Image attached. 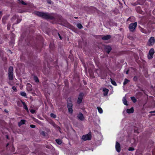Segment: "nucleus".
Returning a JSON list of instances; mask_svg holds the SVG:
<instances>
[{"label":"nucleus","instance_id":"obj_11","mask_svg":"<svg viewBox=\"0 0 155 155\" xmlns=\"http://www.w3.org/2000/svg\"><path fill=\"white\" fill-rule=\"evenodd\" d=\"M49 123L55 128H57L58 130L60 129V127L58 126L53 121H51L49 122Z\"/></svg>","mask_w":155,"mask_h":155},{"label":"nucleus","instance_id":"obj_9","mask_svg":"<svg viewBox=\"0 0 155 155\" xmlns=\"http://www.w3.org/2000/svg\"><path fill=\"white\" fill-rule=\"evenodd\" d=\"M111 38V36L110 35H107L106 36H103L101 39L103 40H107Z\"/></svg>","mask_w":155,"mask_h":155},{"label":"nucleus","instance_id":"obj_3","mask_svg":"<svg viewBox=\"0 0 155 155\" xmlns=\"http://www.w3.org/2000/svg\"><path fill=\"white\" fill-rule=\"evenodd\" d=\"M91 136L90 133H88L86 135H83L82 137V139L84 141L90 140L91 139Z\"/></svg>","mask_w":155,"mask_h":155},{"label":"nucleus","instance_id":"obj_49","mask_svg":"<svg viewBox=\"0 0 155 155\" xmlns=\"http://www.w3.org/2000/svg\"><path fill=\"white\" fill-rule=\"evenodd\" d=\"M150 113H155V111H152L150 112Z\"/></svg>","mask_w":155,"mask_h":155},{"label":"nucleus","instance_id":"obj_30","mask_svg":"<svg viewBox=\"0 0 155 155\" xmlns=\"http://www.w3.org/2000/svg\"><path fill=\"white\" fill-rule=\"evenodd\" d=\"M50 116L51 117L55 118L56 117V115L53 113H51L50 114Z\"/></svg>","mask_w":155,"mask_h":155},{"label":"nucleus","instance_id":"obj_6","mask_svg":"<svg viewBox=\"0 0 155 155\" xmlns=\"http://www.w3.org/2000/svg\"><path fill=\"white\" fill-rule=\"evenodd\" d=\"M155 42V39L153 37H151L149 40L148 44L149 46L153 45Z\"/></svg>","mask_w":155,"mask_h":155},{"label":"nucleus","instance_id":"obj_12","mask_svg":"<svg viewBox=\"0 0 155 155\" xmlns=\"http://www.w3.org/2000/svg\"><path fill=\"white\" fill-rule=\"evenodd\" d=\"M127 113L130 114L133 113L134 112V109L133 107H132L131 108L129 109H128L127 110Z\"/></svg>","mask_w":155,"mask_h":155},{"label":"nucleus","instance_id":"obj_53","mask_svg":"<svg viewBox=\"0 0 155 155\" xmlns=\"http://www.w3.org/2000/svg\"><path fill=\"white\" fill-rule=\"evenodd\" d=\"M29 84V85H31V86H32V85H31L30 84Z\"/></svg>","mask_w":155,"mask_h":155},{"label":"nucleus","instance_id":"obj_5","mask_svg":"<svg viewBox=\"0 0 155 155\" xmlns=\"http://www.w3.org/2000/svg\"><path fill=\"white\" fill-rule=\"evenodd\" d=\"M72 105V104L71 102L68 103L67 107L69 112L70 114H72L73 113Z\"/></svg>","mask_w":155,"mask_h":155},{"label":"nucleus","instance_id":"obj_50","mask_svg":"<svg viewBox=\"0 0 155 155\" xmlns=\"http://www.w3.org/2000/svg\"><path fill=\"white\" fill-rule=\"evenodd\" d=\"M46 147L48 148H50L48 146H46Z\"/></svg>","mask_w":155,"mask_h":155},{"label":"nucleus","instance_id":"obj_37","mask_svg":"<svg viewBox=\"0 0 155 155\" xmlns=\"http://www.w3.org/2000/svg\"><path fill=\"white\" fill-rule=\"evenodd\" d=\"M134 150V148L133 147H130L129 148L128 150L129 151H133Z\"/></svg>","mask_w":155,"mask_h":155},{"label":"nucleus","instance_id":"obj_28","mask_svg":"<svg viewBox=\"0 0 155 155\" xmlns=\"http://www.w3.org/2000/svg\"><path fill=\"white\" fill-rule=\"evenodd\" d=\"M111 83L112 84H113V85H114V86L117 85V84L116 83V82L114 81H113L111 79Z\"/></svg>","mask_w":155,"mask_h":155},{"label":"nucleus","instance_id":"obj_23","mask_svg":"<svg viewBox=\"0 0 155 155\" xmlns=\"http://www.w3.org/2000/svg\"><path fill=\"white\" fill-rule=\"evenodd\" d=\"M34 79L36 82H39L37 76H34Z\"/></svg>","mask_w":155,"mask_h":155},{"label":"nucleus","instance_id":"obj_41","mask_svg":"<svg viewBox=\"0 0 155 155\" xmlns=\"http://www.w3.org/2000/svg\"><path fill=\"white\" fill-rule=\"evenodd\" d=\"M134 81H136L137 80V78L136 76L134 77Z\"/></svg>","mask_w":155,"mask_h":155},{"label":"nucleus","instance_id":"obj_44","mask_svg":"<svg viewBox=\"0 0 155 155\" xmlns=\"http://www.w3.org/2000/svg\"><path fill=\"white\" fill-rule=\"evenodd\" d=\"M51 0H49V1H48V3L49 4H51Z\"/></svg>","mask_w":155,"mask_h":155},{"label":"nucleus","instance_id":"obj_33","mask_svg":"<svg viewBox=\"0 0 155 155\" xmlns=\"http://www.w3.org/2000/svg\"><path fill=\"white\" fill-rule=\"evenodd\" d=\"M41 134L44 137L45 136V134L44 131H41Z\"/></svg>","mask_w":155,"mask_h":155},{"label":"nucleus","instance_id":"obj_17","mask_svg":"<svg viewBox=\"0 0 155 155\" xmlns=\"http://www.w3.org/2000/svg\"><path fill=\"white\" fill-rule=\"evenodd\" d=\"M21 102L23 104L24 108L27 111H28V109L25 103L24 102L22 101H21Z\"/></svg>","mask_w":155,"mask_h":155},{"label":"nucleus","instance_id":"obj_21","mask_svg":"<svg viewBox=\"0 0 155 155\" xmlns=\"http://www.w3.org/2000/svg\"><path fill=\"white\" fill-rule=\"evenodd\" d=\"M130 82V81L127 78H125L123 83L124 85H125L126 84Z\"/></svg>","mask_w":155,"mask_h":155},{"label":"nucleus","instance_id":"obj_24","mask_svg":"<svg viewBox=\"0 0 155 155\" xmlns=\"http://www.w3.org/2000/svg\"><path fill=\"white\" fill-rule=\"evenodd\" d=\"M97 109L98 110V111L99 112V113L100 114H101V113H102V112H103V110H102V108L99 107H97Z\"/></svg>","mask_w":155,"mask_h":155},{"label":"nucleus","instance_id":"obj_10","mask_svg":"<svg viewBox=\"0 0 155 155\" xmlns=\"http://www.w3.org/2000/svg\"><path fill=\"white\" fill-rule=\"evenodd\" d=\"M77 117L79 119L81 120H83L84 119V116L81 113H79L77 116Z\"/></svg>","mask_w":155,"mask_h":155},{"label":"nucleus","instance_id":"obj_45","mask_svg":"<svg viewBox=\"0 0 155 155\" xmlns=\"http://www.w3.org/2000/svg\"><path fill=\"white\" fill-rule=\"evenodd\" d=\"M6 21H2L3 23L4 24H5L6 23Z\"/></svg>","mask_w":155,"mask_h":155},{"label":"nucleus","instance_id":"obj_48","mask_svg":"<svg viewBox=\"0 0 155 155\" xmlns=\"http://www.w3.org/2000/svg\"><path fill=\"white\" fill-rule=\"evenodd\" d=\"M6 112H7V113H8V111L7 110H4Z\"/></svg>","mask_w":155,"mask_h":155},{"label":"nucleus","instance_id":"obj_8","mask_svg":"<svg viewBox=\"0 0 155 155\" xmlns=\"http://www.w3.org/2000/svg\"><path fill=\"white\" fill-rule=\"evenodd\" d=\"M115 148L116 150L118 152H120V144L117 141L116 142Z\"/></svg>","mask_w":155,"mask_h":155},{"label":"nucleus","instance_id":"obj_39","mask_svg":"<svg viewBox=\"0 0 155 155\" xmlns=\"http://www.w3.org/2000/svg\"><path fill=\"white\" fill-rule=\"evenodd\" d=\"M27 89L28 91H31L32 90V89L30 87H28Z\"/></svg>","mask_w":155,"mask_h":155},{"label":"nucleus","instance_id":"obj_52","mask_svg":"<svg viewBox=\"0 0 155 155\" xmlns=\"http://www.w3.org/2000/svg\"><path fill=\"white\" fill-rule=\"evenodd\" d=\"M8 143H7V144H6V147L8 146Z\"/></svg>","mask_w":155,"mask_h":155},{"label":"nucleus","instance_id":"obj_27","mask_svg":"<svg viewBox=\"0 0 155 155\" xmlns=\"http://www.w3.org/2000/svg\"><path fill=\"white\" fill-rule=\"evenodd\" d=\"M131 99L134 103H135L136 102H137V100L136 99L135 97H131Z\"/></svg>","mask_w":155,"mask_h":155},{"label":"nucleus","instance_id":"obj_26","mask_svg":"<svg viewBox=\"0 0 155 155\" xmlns=\"http://www.w3.org/2000/svg\"><path fill=\"white\" fill-rule=\"evenodd\" d=\"M20 94L21 96L23 97H25L26 96V93L25 92L23 91H21L20 92Z\"/></svg>","mask_w":155,"mask_h":155},{"label":"nucleus","instance_id":"obj_18","mask_svg":"<svg viewBox=\"0 0 155 155\" xmlns=\"http://www.w3.org/2000/svg\"><path fill=\"white\" fill-rule=\"evenodd\" d=\"M123 101L124 104L126 105H127L128 104H127V101L126 100L125 97H124L123 98Z\"/></svg>","mask_w":155,"mask_h":155},{"label":"nucleus","instance_id":"obj_13","mask_svg":"<svg viewBox=\"0 0 155 155\" xmlns=\"http://www.w3.org/2000/svg\"><path fill=\"white\" fill-rule=\"evenodd\" d=\"M103 91L104 92L103 94L105 96L107 95L109 91L108 89L104 88L103 89Z\"/></svg>","mask_w":155,"mask_h":155},{"label":"nucleus","instance_id":"obj_29","mask_svg":"<svg viewBox=\"0 0 155 155\" xmlns=\"http://www.w3.org/2000/svg\"><path fill=\"white\" fill-rule=\"evenodd\" d=\"M8 19V17L6 16H4L2 18V21H6Z\"/></svg>","mask_w":155,"mask_h":155},{"label":"nucleus","instance_id":"obj_14","mask_svg":"<svg viewBox=\"0 0 155 155\" xmlns=\"http://www.w3.org/2000/svg\"><path fill=\"white\" fill-rule=\"evenodd\" d=\"M8 78L9 80L12 81L13 80V73L8 74Z\"/></svg>","mask_w":155,"mask_h":155},{"label":"nucleus","instance_id":"obj_36","mask_svg":"<svg viewBox=\"0 0 155 155\" xmlns=\"http://www.w3.org/2000/svg\"><path fill=\"white\" fill-rule=\"evenodd\" d=\"M64 24L65 25H64L65 26L68 27L70 25L67 22H66Z\"/></svg>","mask_w":155,"mask_h":155},{"label":"nucleus","instance_id":"obj_20","mask_svg":"<svg viewBox=\"0 0 155 155\" xmlns=\"http://www.w3.org/2000/svg\"><path fill=\"white\" fill-rule=\"evenodd\" d=\"M154 53V49L153 48L150 49V50L149 51V54L153 55Z\"/></svg>","mask_w":155,"mask_h":155},{"label":"nucleus","instance_id":"obj_1","mask_svg":"<svg viewBox=\"0 0 155 155\" xmlns=\"http://www.w3.org/2000/svg\"><path fill=\"white\" fill-rule=\"evenodd\" d=\"M34 14L36 15L45 19L53 20L54 19V14L43 12L36 11Z\"/></svg>","mask_w":155,"mask_h":155},{"label":"nucleus","instance_id":"obj_51","mask_svg":"<svg viewBox=\"0 0 155 155\" xmlns=\"http://www.w3.org/2000/svg\"><path fill=\"white\" fill-rule=\"evenodd\" d=\"M74 18L75 19H78V17H74Z\"/></svg>","mask_w":155,"mask_h":155},{"label":"nucleus","instance_id":"obj_35","mask_svg":"<svg viewBox=\"0 0 155 155\" xmlns=\"http://www.w3.org/2000/svg\"><path fill=\"white\" fill-rule=\"evenodd\" d=\"M30 111L32 114H34L35 113V110L33 109H31L30 110Z\"/></svg>","mask_w":155,"mask_h":155},{"label":"nucleus","instance_id":"obj_31","mask_svg":"<svg viewBox=\"0 0 155 155\" xmlns=\"http://www.w3.org/2000/svg\"><path fill=\"white\" fill-rule=\"evenodd\" d=\"M153 55H151V54H149L148 55V59H151L153 58Z\"/></svg>","mask_w":155,"mask_h":155},{"label":"nucleus","instance_id":"obj_25","mask_svg":"<svg viewBox=\"0 0 155 155\" xmlns=\"http://www.w3.org/2000/svg\"><path fill=\"white\" fill-rule=\"evenodd\" d=\"M18 1H19V3H21L22 5H26L27 3H26L25 2H24L23 0H18Z\"/></svg>","mask_w":155,"mask_h":155},{"label":"nucleus","instance_id":"obj_4","mask_svg":"<svg viewBox=\"0 0 155 155\" xmlns=\"http://www.w3.org/2000/svg\"><path fill=\"white\" fill-rule=\"evenodd\" d=\"M84 95V94L83 93H80L79 94L77 101L78 104H80L81 103L83 99Z\"/></svg>","mask_w":155,"mask_h":155},{"label":"nucleus","instance_id":"obj_34","mask_svg":"<svg viewBox=\"0 0 155 155\" xmlns=\"http://www.w3.org/2000/svg\"><path fill=\"white\" fill-rule=\"evenodd\" d=\"M12 89L13 90L15 91L16 92L17 91V90L15 86H13L12 87Z\"/></svg>","mask_w":155,"mask_h":155},{"label":"nucleus","instance_id":"obj_43","mask_svg":"<svg viewBox=\"0 0 155 155\" xmlns=\"http://www.w3.org/2000/svg\"><path fill=\"white\" fill-rule=\"evenodd\" d=\"M2 12L1 11H0V18H1L2 15Z\"/></svg>","mask_w":155,"mask_h":155},{"label":"nucleus","instance_id":"obj_32","mask_svg":"<svg viewBox=\"0 0 155 155\" xmlns=\"http://www.w3.org/2000/svg\"><path fill=\"white\" fill-rule=\"evenodd\" d=\"M11 25L10 24H8L7 25V28L8 30H9L10 29Z\"/></svg>","mask_w":155,"mask_h":155},{"label":"nucleus","instance_id":"obj_47","mask_svg":"<svg viewBox=\"0 0 155 155\" xmlns=\"http://www.w3.org/2000/svg\"><path fill=\"white\" fill-rule=\"evenodd\" d=\"M14 18V19H16V16H15V17H13L12 18V20Z\"/></svg>","mask_w":155,"mask_h":155},{"label":"nucleus","instance_id":"obj_7","mask_svg":"<svg viewBox=\"0 0 155 155\" xmlns=\"http://www.w3.org/2000/svg\"><path fill=\"white\" fill-rule=\"evenodd\" d=\"M104 49L108 54L112 50V48L109 45H106L104 46Z\"/></svg>","mask_w":155,"mask_h":155},{"label":"nucleus","instance_id":"obj_19","mask_svg":"<svg viewBox=\"0 0 155 155\" xmlns=\"http://www.w3.org/2000/svg\"><path fill=\"white\" fill-rule=\"evenodd\" d=\"M56 142L59 145H60L62 143V141L60 139H56L55 140Z\"/></svg>","mask_w":155,"mask_h":155},{"label":"nucleus","instance_id":"obj_16","mask_svg":"<svg viewBox=\"0 0 155 155\" xmlns=\"http://www.w3.org/2000/svg\"><path fill=\"white\" fill-rule=\"evenodd\" d=\"M25 120H21V121L18 123V126H20L23 124H25Z\"/></svg>","mask_w":155,"mask_h":155},{"label":"nucleus","instance_id":"obj_42","mask_svg":"<svg viewBox=\"0 0 155 155\" xmlns=\"http://www.w3.org/2000/svg\"><path fill=\"white\" fill-rule=\"evenodd\" d=\"M58 36H59V37L60 38V39L61 40L62 39V38L61 36L60 35V34L58 33Z\"/></svg>","mask_w":155,"mask_h":155},{"label":"nucleus","instance_id":"obj_2","mask_svg":"<svg viewBox=\"0 0 155 155\" xmlns=\"http://www.w3.org/2000/svg\"><path fill=\"white\" fill-rule=\"evenodd\" d=\"M137 22H135L134 23H131L129 25V29L131 32H134L135 31L136 28L137 26Z\"/></svg>","mask_w":155,"mask_h":155},{"label":"nucleus","instance_id":"obj_46","mask_svg":"<svg viewBox=\"0 0 155 155\" xmlns=\"http://www.w3.org/2000/svg\"><path fill=\"white\" fill-rule=\"evenodd\" d=\"M129 70H128L126 72V74H128V73H129Z\"/></svg>","mask_w":155,"mask_h":155},{"label":"nucleus","instance_id":"obj_38","mask_svg":"<svg viewBox=\"0 0 155 155\" xmlns=\"http://www.w3.org/2000/svg\"><path fill=\"white\" fill-rule=\"evenodd\" d=\"M21 19H18L17 21V23L18 24V23H19L21 21Z\"/></svg>","mask_w":155,"mask_h":155},{"label":"nucleus","instance_id":"obj_15","mask_svg":"<svg viewBox=\"0 0 155 155\" xmlns=\"http://www.w3.org/2000/svg\"><path fill=\"white\" fill-rule=\"evenodd\" d=\"M13 69L12 66H10L8 69V74H13Z\"/></svg>","mask_w":155,"mask_h":155},{"label":"nucleus","instance_id":"obj_22","mask_svg":"<svg viewBox=\"0 0 155 155\" xmlns=\"http://www.w3.org/2000/svg\"><path fill=\"white\" fill-rule=\"evenodd\" d=\"M77 26L79 29H81L83 28V26L81 23H78L77 24Z\"/></svg>","mask_w":155,"mask_h":155},{"label":"nucleus","instance_id":"obj_40","mask_svg":"<svg viewBox=\"0 0 155 155\" xmlns=\"http://www.w3.org/2000/svg\"><path fill=\"white\" fill-rule=\"evenodd\" d=\"M30 126L31 128H35V126L34 125H31Z\"/></svg>","mask_w":155,"mask_h":155}]
</instances>
